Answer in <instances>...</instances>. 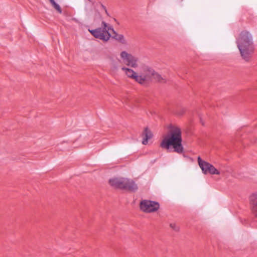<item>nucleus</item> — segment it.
<instances>
[{
  "mask_svg": "<svg viewBox=\"0 0 257 257\" xmlns=\"http://www.w3.org/2000/svg\"><path fill=\"white\" fill-rule=\"evenodd\" d=\"M182 142L180 128L177 125L170 124L168 126L167 134L164 136L160 143V147L167 150L172 147L174 152L180 154L182 153L184 150Z\"/></svg>",
  "mask_w": 257,
  "mask_h": 257,
  "instance_id": "nucleus-1",
  "label": "nucleus"
},
{
  "mask_svg": "<svg viewBox=\"0 0 257 257\" xmlns=\"http://www.w3.org/2000/svg\"><path fill=\"white\" fill-rule=\"evenodd\" d=\"M236 44L242 58L248 61L254 49L251 35L246 31L241 32L236 40Z\"/></svg>",
  "mask_w": 257,
  "mask_h": 257,
  "instance_id": "nucleus-2",
  "label": "nucleus"
},
{
  "mask_svg": "<svg viewBox=\"0 0 257 257\" xmlns=\"http://www.w3.org/2000/svg\"><path fill=\"white\" fill-rule=\"evenodd\" d=\"M89 31L95 38L103 41H108L111 34L115 33L112 27L104 22H102L100 28Z\"/></svg>",
  "mask_w": 257,
  "mask_h": 257,
  "instance_id": "nucleus-3",
  "label": "nucleus"
},
{
  "mask_svg": "<svg viewBox=\"0 0 257 257\" xmlns=\"http://www.w3.org/2000/svg\"><path fill=\"white\" fill-rule=\"evenodd\" d=\"M109 184L113 187L127 189L131 191L137 190L138 186L133 180L123 178H114L109 180Z\"/></svg>",
  "mask_w": 257,
  "mask_h": 257,
  "instance_id": "nucleus-4",
  "label": "nucleus"
},
{
  "mask_svg": "<svg viewBox=\"0 0 257 257\" xmlns=\"http://www.w3.org/2000/svg\"><path fill=\"white\" fill-rule=\"evenodd\" d=\"M154 69L147 65H142L138 72L139 83L143 84L152 80Z\"/></svg>",
  "mask_w": 257,
  "mask_h": 257,
  "instance_id": "nucleus-5",
  "label": "nucleus"
},
{
  "mask_svg": "<svg viewBox=\"0 0 257 257\" xmlns=\"http://www.w3.org/2000/svg\"><path fill=\"white\" fill-rule=\"evenodd\" d=\"M120 57L122 62L127 66L134 68L138 67L139 59L138 57L133 55L125 51L121 52Z\"/></svg>",
  "mask_w": 257,
  "mask_h": 257,
  "instance_id": "nucleus-6",
  "label": "nucleus"
},
{
  "mask_svg": "<svg viewBox=\"0 0 257 257\" xmlns=\"http://www.w3.org/2000/svg\"><path fill=\"white\" fill-rule=\"evenodd\" d=\"M160 205L157 202L143 200L140 202V209L145 212H155L159 208Z\"/></svg>",
  "mask_w": 257,
  "mask_h": 257,
  "instance_id": "nucleus-7",
  "label": "nucleus"
},
{
  "mask_svg": "<svg viewBox=\"0 0 257 257\" xmlns=\"http://www.w3.org/2000/svg\"><path fill=\"white\" fill-rule=\"evenodd\" d=\"M197 160L198 165L204 174H206L209 173L211 175L220 174V172L218 171L212 165L201 160L200 157H198Z\"/></svg>",
  "mask_w": 257,
  "mask_h": 257,
  "instance_id": "nucleus-8",
  "label": "nucleus"
},
{
  "mask_svg": "<svg viewBox=\"0 0 257 257\" xmlns=\"http://www.w3.org/2000/svg\"><path fill=\"white\" fill-rule=\"evenodd\" d=\"M121 70L124 72L125 75L127 77L133 79L135 80L136 82L139 83L138 72L137 73L132 69L124 66L121 68Z\"/></svg>",
  "mask_w": 257,
  "mask_h": 257,
  "instance_id": "nucleus-9",
  "label": "nucleus"
},
{
  "mask_svg": "<svg viewBox=\"0 0 257 257\" xmlns=\"http://www.w3.org/2000/svg\"><path fill=\"white\" fill-rule=\"evenodd\" d=\"M252 211L257 217V192L252 193L249 197Z\"/></svg>",
  "mask_w": 257,
  "mask_h": 257,
  "instance_id": "nucleus-10",
  "label": "nucleus"
},
{
  "mask_svg": "<svg viewBox=\"0 0 257 257\" xmlns=\"http://www.w3.org/2000/svg\"><path fill=\"white\" fill-rule=\"evenodd\" d=\"M143 135L144 136V138L142 141V143L143 145H147L148 143V140L152 138L153 134L148 128H146L144 131Z\"/></svg>",
  "mask_w": 257,
  "mask_h": 257,
  "instance_id": "nucleus-11",
  "label": "nucleus"
},
{
  "mask_svg": "<svg viewBox=\"0 0 257 257\" xmlns=\"http://www.w3.org/2000/svg\"><path fill=\"white\" fill-rule=\"evenodd\" d=\"M53 7L60 14L62 13L60 6L54 0H49Z\"/></svg>",
  "mask_w": 257,
  "mask_h": 257,
  "instance_id": "nucleus-12",
  "label": "nucleus"
},
{
  "mask_svg": "<svg viewBox=\"0 0 257 257\" xmlns=\"http://www.w3.org/2000/svg\"><path fill=\"white\" fill-rule=\"evenodd\" d=\"M153 79L158 82H161L163 80V78L161 77V76L158 73H156L154 70V74L152 75V79Z\"/></svg>",
  "mask_w": 257,
  "mask_h": 257,
  "instance_id": "nucleus-13",
  "label": "nucleus"
},
{
  "mask_svg": "<svg viewBox=\"0 0 257 257\" xmlns=\"http://www.w3.org/2000/svg\"><path fill=\"white\" fill-rule=\"evenodd\" d=\"M169 226L170 228L176 232H178L180 230L179 226L176 223L171 222L169 223Z\"/></svg>",
  "mask_w": 257,
  "mask_h": 257,
  "instance_id": "nucleus-14",
  "label": "nucleus"
},
{
  "mask_svg": "<svg viewBox=\"0 0 257 257\" xmlns=\"http://www.w3.org/2000/svg\"><path fill=\"white\" fill-rule=\"evenodd\" d=\"M115 39L122 44H125L126 42L124 37L122 35H116Z\"/></svg>",
  "mask_w": 257,
  "mask_h": 257,
  "instance_id": "nucleus-15",
  "label": "nucleus"
},
{
  "mask_svg": "<svg viewBox=\"0 0 257 257\" xmlns=\"http://www.w3.org/2000/svg\"><path fill=\"white\" fill-rule=\"evenodd\" d=\"M185 110L184 108H181L180 110H178L177 112V114L179 115H181L185 112Z\"/></svg>",
  "mask_w": 257,
  "mask_h": 257,
  "instance_id": "nucleus-16",
  "label": "nucleus"
}]
</instances>
